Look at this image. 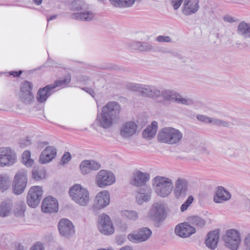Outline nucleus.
<instances>
[{
	"label": "nucleus",
	"mask_w": 250,
	"mask_h": 250,
	"mask_svg": "<svg viewBox=\"0 0 250 250\" xmlns=\"http://www.w3.org/2000/svg\"><path fill=\"white\" fill-rule=\"evenodd\" d=\"M95 14L92 11L87 9V7L80 12H75L71 14L72 19L84 21H90L94 20Z\"/></svg>",
	"instance_id": "aec40b11"
},
{
	"label": "nucleus",
	"mask_w": 250,
	"mask_h": 250,
	"mask_svg": "<svg viewBox=\"0 0 250 250\" xmlns=\"http://www.w3.org/2000/svg\"><path fill=\"white\" fill-rule=\"evenodd\" d=\"M42 190L40 186H34L30 188L27 196V203L31 208L36 207L42 198Z\"/></svg>",
	"instance_id": "9d476101"
},
{
	"label": "nucleus",
	"mask_w": 250,
	"mask_h": 250,
	"mask_svg": "<svg viewBox=\"0 0 250 250\" xmlns=\"http://www.w3.org/2000/svg\"><path fill=\"white\" fill-rule=\"evenodd\" d=\"M15 152L9 147L0 148V167L12 166L16 162Z\"/></svg>",
	"instance_id": "6e6552de"
},
{
	"label": "nucleus",
	"mask_w": 250,
	"mask_h": 250,
	"mask_svg": "<svg viewBox=\"0 0 250 250\" xmlns=\"http://www.w3.org/2000/svg\"><path fill=\"white\" fill-rule=\"evenodd\" d=\"M224 20L226 22H233L236 21L235 19L230 16L227 15L224 17Z\"/></svg>",
	"instance_id": "13d9d810"
},
{
	"label": "nucleus",
	"mask_w": 250,
	"mask_h": 250,
	"mask_svg": "<svg viewBox=\"0 0 250 250\" xmlns=\"http://www.w3.org/2000/svg\"><path fill=\"white\" fill-rule=\"evenodd\" d=\"M27 175L23 170L18 171L15 176L13 185V192L19 195L22 193L27 185Z\"/></svg>",
	"instance_id": "0eeeda50"
},
{
	"label": "nucleus",
	"mask_w": 250,
	"mask_h": 250,
	"mask_svg": "<svg viewBox=\"0 0 250 250\" xmlns=\"http://www.w3.org/2000/svg\"><path fill=\"white\" fill-rule=\"evenodd\" d=\"M175 233L182 238H187L195 232V229L185 222L177 225L175 229Z\"/></svg>",
	"instance_id": "a211bd4d"
},
{
	"label": "nucleus",
	"mask_w": 250,
	"mask_h": 250,
	"mask_svg": "<svg viewBox=\"0 0 250 250\" xmlns=\"http://www.w3.org/2000/svg\"><path fill=\"white\" fill-rule=\"evenodd\" d=\"M152 185L156 193L161 197H167L172 192L173 184L171 179L157 176L152 180Z\"/></svg>",
	"instance_id": "7ed1b4c3"
},
{
	"label": "nucleus",
	"mask_w": 250,
	"mask_h": 250,
	"mask_svg": "<svg viewBox=\"0 0 250 250\" xmlns=\"http://www.w3.org/2000/svg\"><path fill=\"white\" fill-rule=\"evenodd\" d=\"M97 250H114L111 247H108L107 248H105V249H98Z\"/></svg>",
	"instance_id": "338daca9"
},
{
	"label": "nucleus",
	"mask_w": 250,
	"mask_h": 250,
	"mask_svg": "<svg viewBox=\"0 0 250 250\" xmlns=\"http://www.w3.org/2000/svg\"><path fill=\"white\" fill-rule=\"evenodd\" d=\"M33 1L37 5H40L42 4V0H33Z\"/></svg>",
	"instance_id": "0e129e2a"
},
{
	"label": "nucleus",
	"mask_w": 250,
	"mask_h": 250,
	"mask_svg": "<svg viewBox=\"0 0 250 250\" xmlns=\"http://www.w3.org/2000/svg\"><path fill=\"white\" fill-rule=\"evenodd\" d=\"M18 250H24L23 247L21 245H19L18 247Z\"/></svg>",
	"instance_id": "774afa93"
},
{
	"label": "nucleus",
	"mask_w": 250,
	"mask_h": 250,
	"mask_svg": "<svg viewBox=\"0 0 250 250\" xmlns=\"http://www.w3.org/2000/svg\"><path fill=\"white\" fill-rule=\"evenodd\" d=\"M70 77L67 76L63 79L56 81L54 82V84L49 85L53 87V89L58 87H64L70 83Z\"/></svg>",
	"instance_id": "79ce46f5"
},
{
	"label": "nucleus",
	"mask_w": 250,
	"mask_h": 250,
	"mask_svg": "<svg viewBox=\"0 0 250 250\" xmlns=\"http://www.w3.org/2000/svg\"><path fill=\"white\" fill-rule=\"evenodd\" d=\"M223 239L227 248L232 250H236L241 242L240 234L237 230L229 229L227 230L223 237Z\"/></svg>",
	"instance_id": "39448f33"
},
{
	"label": "nucleus",
	"mask_w": 250,
	"mask_h": 250,
	"mask_svg": "<svg viewBox=\"0 0 250 250\" xmlns=\"http://www.w3.org/2000/svg\"><path fill=\"white\" fill-rule=\"evenodd\" d=\"M149 179L150 175L148 173L138 170L134 173L131 184L136 187H141L145 185Z\"/></svg>",
	"instance_id": "412c9836"
},
{
	"label": "nucleus",
	"mask_w": 250,
	"mask_h": 250,
	"mask_svg": "<svg viewBox=\"0 0 250 250\" xmlns=\"http://www.w3.org/2000/svg\"><path fill=\"white\" fill-rule=\"evenodd\" d=\"M137 124L133 121H127L123 123L120 128V134L124 139L132 137L137 132Z\"/></svg>",
	"instance_id": "4468645a"
},
{
	"label": "nucleus",
	"mask_w": 250,
	"mask_h": 250,
	"mask_svg": "<svg viewBox=\"0 0 250 250\" xmlns=\"http://www.w3.org/2000/svg\"><path fill=\"white\" fill-rule=\"evenodd\" d=\"M210 123H211L213 125L223 127H227L229 125V123L227 122L221 120L216 118L210 117Z\"/></svg>",
	"instance_id": "37998d69"
},
{
	"label": "nucleus",
	"mask_w": 250,
	"mask_h": 250,
	"mask_svg": "<svg viewBox=\"0 0 250 250\" xmlns=\"http://www.w3.org/2000/svg\"><path fill=\"white\" fill-rule=\"evenodd\" d=\"M121 112L120 104L115 101L108 102L103 107L100 114H98L93 125L108 128L119 119Z\"/></svg>",
	"instance_id": "f257e3e1"
},
{
	"label": "nucleus",
	"mask_w": 250,
	"mask_h": 250,
	"mask_svg": "<svg viewBox=\"0 0 250 250\" xmlns=\"http://www.w3.org/2000/svg\"><path fill=\"white\" fill-rule=\"evenodd\" d=\"M78 81L83 84H87L89 83V82L91 81V80L86 76L82 75L78 78Z\"/></svg>",
	"instance_id": "3c124183"
},
{
	"label": "nucleus",
	"mask_w": 250,
	"mask_h": 250,
	"mask_svg": "<svg viewBox=\"0 0 250 250\" xmlns=\"http://www.w3.org/2000/svg\"><path fill=\"white\" fill-rule=\"evenodd\" d=\"M156 41L158 42H171L172 40L169 36H159L156 38Z\"/></svg>",
	"instance_id": "09e8293b"
},
{
	"label": "nucleus",
	"mask_w": 250,
	"mask_h": 250,
	"mask_svg": "<svg viewBox=\"0 0 250 250\" xmlns=\"http://www.w3.org/2000/svg\"><path fill=\"white\" fill-rule=\"evenodd\" d=\"M152 191L150 189H146L143 191L137 192L136 195V200L137 203L142 205L144 202L150 201Z\"/></svg>",
	"instance_id": "cd10ccee"
},
{
	"label": "nucleus",
	"mask_w": 250,
	"mask_h": 250,
	"mask_svg": "<svg viewBox=\"0 0 250 250\" xmlns=\"http://www.w3.org/2000/svg\"><path fill=\"white\" fill-rule=\"evenodd\" d=\"M188 206H187L185 204L183 203L181 205V208H180L181 211H182V212L185 211V210H186L188 209Z\"/></svg>",
	"instance_id": "680f3d73"
},
{
	"label": "nucleus",
	"mask_w": 250,
	"mask_h": 250,
	"mask_svg": "<svg viewBox=\"0 0 250 250\" xmlns=\"http://www.w3.org/2000/svg\"><path fill=\"white\" fill-rule=\"evenodd\" d=\"M95 204L98 208L107 206L110 202V195L107 190H103L98 193L95 198Z\"/></svg>",
	"instance_id": "b1692460"
},
{
	"label": "nucleus",
	"mask_w": 250,
	"mask_h": 250,
	"mask_svg": "<svg viewBox=\"0 0 250 250\" xmlns=\"http://www.w3.org/2000/svg\"><path fill=\"white\" fill-rule=\"evenodd\" d=\"M142 85V84L139 83H130L128 87L131 90L140 92Z\"/></svg>",
	"instance_id": "de8ad7c7"
},
{
	"label": "nucleus",
	"mask_w": 250,
	"mask_h": 250,
	"mask_svg": "<svg viewBox=\"0 0 250 250\" xmlns=\"http://www.w3.org/2000/svg\"><path fill=\"white\" fill-rule=\"evenodd\" d=\"M71 159V156L69 152H65L62 156L61 162L63 164L67 163Z\"/></svg>",
	"instance_id": "603ef678"
},
{
	"label": "nucleus",
	"mask_w": 250,
	"mask_h": 250,
	"mask_svg": "<svg viewBox=\"0 0 250 250\" xmlns=\"http://www.w3.org/2000/svg\"><path fill=\"white\" fill-rule=\"evenodd\" d=\"M30 157V152L28 150L24 151L22 154V162L27 167H30L34 164V161Z\"/></svg>",
	"instance_id": "ea45409f"
},
{
	"label": "nucleus",
	"mask_w": 250,
	"mask_h": 250,
	"mask_svg": "<svg viewBox=\"0 0 250 250\" xmlns=\"http://www.w3.org/2000/svg\"><path fill=\"white\" fill-rule=\"evenodd\" d=\"M175 102L186 105H190L192 104V101L191 100L183 98L179 94L178 96H177V98L175 99Z\"/></svg>",
	"instance_id": "a18cd8bd"
},
{
	"label": "nucleus",
	"mask_w": 250,
	"mask_h": 250,
	"mask_svg": "<svg viewBox=\"0 0 250 250\" xmlns=\"http://www.w3.org/2000/svg\"><path fill=\"white\" fill-rule=\"evenodd\" d=\"M45 170L42 168H34L32 171L33 178L36 180H40L45 177Z\"/></svg>",
	"instance_id": "4c0bfd02"
},
{
	"label": "nucleus",
	"mask_w": 250,
	"mask_h": 250,
	"mask_svg": "<svg viewBox=\"0 0 250 250\" xmlns=\"http://www.w3.org/2000/svg\"><path fill=\"white\" fill-rule=\"evenodd\" d=\"M42 210L45 213L56 212L58 210V201L52 196L46 197L42 201Z\"/></svg>",
	"instance_id": "dca6fc26"
},
{
	"label": "nucleus",
	"mask_w": 250,
	"mask_h": 250,
	"mask_svg": "<svg viewBox=\"0 0 250 250\" xmlns=\"http://www.w3.org/2000/svg\"><path fill=\"white\" fill-rule=\"evenodd\" d=\"M26 210V205L22 201H19L16 203L14 207L13 213L15 216L22 217L24 216Z\"/></svg>",
	"instance_id": "72a5a7b5"
},
{
	"label": "nucleus",
	"mask_w": 250,
	"mask_h": 250,
	"mask_svg": "<svg viewBox=\"0 0 250 250\" xmlns=\"http://www.w3.org/2000/svg\"><path fill=\"white\" fill-rule=\"evenodd\" d=\"M219 232L218 230H215L208 233L205 240L206 246L211 250H214L218 242Z\"/></svg>",
	"instance_id": "a878e982"
},
{
	"label": "nucleus",
	"mask_w": 250,
	"mask_h": 250,
	"mask_svg": "<svg viewBox=\"0 0 250 250\" xmlns=\"http://www.w3.org/2000/svg\"><path fill=\"white\" fill-rule=\"evenodd\" d=\"M86 5L82 0H78L73 1L70 5V9L76 12H80L86 8Z\"/></svg>",
	"instance_id": "c9c22d12"
},
{
	"label": "nucleus",
	"mask_w": 250,
	"mask_h": 250,
	"mask_svg": "<svg viewBox=\"0 0 250 250\" xmlns=\"http://www.w3.org/2000/svg\"><path fill=\"white\" fill-rule=\"evenodd\" d=\"M190 223L197 228H202L206 224L205 220L197 216L192 217L190 219Z\"/></svg>",
	"instance_id": "a19ab883"
},
{
	"label": "nucleus",
	"mask_w": 250,
	"mask_h": 250,
	"mask_svg": "<svg viewBox=\"0 0 250 250\" xmlns=\"http://www.w3.org/2000/svg\"><path fill=\"white\" fill-rule=\"evenodd\" d=\"M237 33L244 38H250V24L241 22L237 27Z\"/></svg>",
	"instance_id": "2f4dec72"
},
{
	"label": "nucleus",
	"mask_w": 250,
	"mask_h": 250,
	"mask_svg": "<svg viewBox=\"0 0 250 250\" xmlns=\"http://www.w3.org/2000/svg\"><path fill=\"white\" fill-rule=\"evenodd\" d=\"M188 182L185 179L178 178L175 183L174 194L177 199L182 198L187 194Z\"/></svg>",
	"instance_id": "f3484780"
},
{
	"label": "nucleus",
	"mask_w": 250,
	"mask_h": 250,
	"mask_svg": "<svg viewBox=\"0 0 250 250\" xmlns=\"http://www.w3.org/2000/svg\"><path fill=\"white\" fill-rule=\"evenodd\" d=\"M151 230L147 228L139 229L137 233H130L127 236L128 240L133 243H141L146 241L151 236Z\"/></svg>",
	"instance_id": "2eb2a0df"
},
{
	"label": "nucleus",
	"mask_w": 250,
	"mask_h": 250,
	"mask_svg": "<svg viewBox=\"0 0 250 250\" xmlns=\"http://www.w3.org/2000/svg\"><path fill=\"white\" fill-rule=\"evenodd\" d=\"M119 250H132V248L130 246H125L122 247Z\"/></svg>",
	"instance_id": "e2e57ef3"
},
{
	"label": "nucleus",
	"mask_w": 250,
	"mask_h": 250,
	"mask_svg": "<svg viewBox=\"0 0 250 250\" xmlns=\"http://www.w3.org/2000/svg\"><path fill=\"white\" fill-rule=\"evenodd\" d=\"M30 250H44V248L42 244L37 243L32 247Z\"/></svg>",
	"instance_id": "6e6d98bb"
},
{
	"label": "nucleus",
	"mask_w": 250,
	"mask_h": 250,
	"mask_svg": "<svg viewBox=\"0 0 250 250\" xmlns=\"http://www.w3.org/2000/svg\"><path fill=\"white\" fill-rule=\"evenodd\" d=\"M163 99L167 102H175L178 93L170 89H164L161 91V95Z\"/></svg>",
	"instance_id": "473e14b6"
},
{
	"label": "nucleus",
	"mask_w": 250,
	"mask_h": 250,
	"mask_svg": "<svg viewBox=\"0 0 250 250\" xmlns=\"http://www.w3.org/2000/svg\"><path fill=\"white\" fill-rule=\"evenodd\" d=\"M56 155V149L54 146H47L42 152L40 161L42 164H46L51 161Z\"/></svg>",
	"instance_id": "393cba45"
},
{
	"label": "nucleus",
	"mask_w": 250,
	"mask_h": 250,
	"mask_svg": "<svg viewBox=\"0 0 250 250\" xmlns=\"http://www.w3.org/2000/svg\"><path fill=\"white\" fill-rule=\"evenodd\" d=\"M149 215L153 221H163L167 216L164 204L160 202L153 204L149 210Z\"/></svg>",
	"instance_id": "9b49d317"
},
{
	"label": "nucleus",
	"mask_w": 250,
	"mask_h": 250,
	"mask_svg": "<svg viewBox=\"0 0 250 250\" xmlns=\"http://www.w3.org/2000/svg\"><path fill=\"white\" fill-rule=\"evenodd\" d=\"M58 228L60 234L66 238H70L75 232L73 223L66 218H62L59 220Z\"/></svg>",
	"instance_id": "1a4fd4ad"
},
{
	"label": "nucleus",
	"mask_w": 250,
	"mask_h": 250,
	"mask_svg": "<svg viewBox=\"0 0 250 250\" xmlns=\"http://www.w3.org/2000/svg\"><path fill=\"white\" fill-rule=\"evenodd\" d=\"M101 167L100 163L93 160H83L80 165L81 171L83 175L88 174L92 170H98Z\"/></svg>",
	"instance_id": "6ab92c4d"
},
{
	"label": "nucleus",
	"mask_w": 250,
	"mask_h": 250,
	"mask_svg": "<svg viewBox=\"0 0 250 250\" xmlns=\"http://www.w3.org/2000/svg\"><path fill=\"white\" fill-rule=\"evenodd\" d=\"M194 200V198L192 196L190 195L188 196V198L187 200L184 203L188 207L190 205V204L193 202Z\"/></svg>",
	"instance_id": "bf43d9fd"
},
{
	"label": "nucleus",
	"mask_w": 250,
	"mask_h": 250,
	"mask_svg": "<svg viewBox=\"0 0 250 250\" xmlns=\"http://www.w3.org/2000/svg\"><path fill=\"white\" fill-rule=\"evenodd\" d=\"M111 5L116 8H129L135 2H140L141 0H109Z\"/></svg>",
	"instance_id": "c85d7f7f"
},
{
	"label": "nucleus",
	"mask_w": 250,
	"mask_h": 250,
	"mask_svg": "<svg viewBox=\"0 0 250 250\" xmlns=\"http://www.w3.org/2000/svg\"><path fill=\"white\" fill-rule=\"evenodd\" d=\"M54 92L53 87H52L49 84L42 88H40L37 92L36 97L38 102L40 103L45 102L47 98Z\"/></svg>",
	"instance_id": "bb28decb"
},
{
	"label": "nucleus",
	"mask_w": 250,
	"mask_h": 250,
	"mask_svg": "<svg viewBox=\"0 0 250 250\" xmlns=\"http://www.w3.org/2000/svg\"><path fill=\"white\" fill-rule=\"evenodd\" d=\"M115 182L114 174L109 170H101L95 177V183L100 188H105Z\"/></svg>",
	"instance_id": "423d86ee"
},
{
	"label": "nucleus",
	"mask_w": 250,
	"mask_h": 250,
	"mask_svg": "<svg viewBox=\"0 0 250 250\" xmlns=\"http://www.w3.org/2000/svg\"><path fill=\"white\" fill-rule=\"evenodd\" d=\"M22 71L21 70L19 71H10L9 72L10 75L14 76V77H19Z\"/></svg>",
	"instance_id": "052dcab7"
},
{
	"label": "nucleus",
	"mask_w": 250,
	"mask_h": 250,
	"mask_svg": "<svg viewBox=\"0 0 250 250\" xmlns=\"http://www.w3.org/2000/svg\"><path fill=\"white\" fill-rule=\"evenodd\" d=\"M57 15H53L50 17L49 18H47V21H49L53 20L57 18Z\"/></svg>",
	"instance_id": "69168bd1"
},
{
	"label": "nucleus",
	"mask_w": 250,
	"mask_h": 250,
	"mask_svg": "<svg viewBox=\"0 0 250 250\" xmlns=\"http://www.w3.org/2000/svg\"><path fill=\"white\" fill-rule=\"evenodd\" d=\"M149 97H158L161 95V91L156 86L150 85Z\"/></svg>",
	"instance_id": "c03bdc74"
},
{
	"label": "nucleus",
	"mask_w": 250,
	"mask_h": 250,
	"mask_svg": "<svg viewBox=\"0 0 250 250\" xmlns=\"http://www.w3.org/2000/svg\"><path fill=\"white\" fill-rule=\"evenodd\" d=\"M83 90L85 91L87 93H89L92 97H94L95 92L92 88L88 87H84L82 88Z\"/></svg>",
	"instance_id": "4d7b16f0"
},
{
	"label": "nucleus",
	"mask_w": 250,
	"mask_h": 250,
	"mask_svg": "<svg viewBox=\"0 0 250 250\" xmlns=\"http://www.w3.org/2000/svg\"><path fill=\"white\" fill-rule=\"evenodd\" d=\"M244 241L246 250H250V233L246 236Z\"/></svg>",
	"instance_id": "864d4df0"
},
{
	"label": "nucleus",
	"mask_w": 250,
	"mask_h": 250,
	"mask_svg": "<svg viewBox=\"0 0 250 250\" xmlns=\"http://www.w3.org/2000/svg\"><path fill=\"white\" fill-rule=\"evenodd\" d=\"M199 0H185L183 4V13L188 16L196 13L199 8Z\"/></svg>",
	"instance_id": "4be33fe9"
},
{
	"label": "nucleus",
	"mask_w": 250,
	"mask_h": 250,
	"mask_svg": "<svg viewBox=\"0 0 250 250\" xmlns=\"http://www.w3.org/2000/svg\"><path fill=\"white\" fill-rule=\"evenodd\" d=\"M98 228L100 231L104 235H110L114 233V228L109 216L103 214L99 218Z\"/></svg>",
	"instance_id": "f8f14e48"
},
{
	"label": "nucleus",
	"mask_w": 250,
	"mask_h": 250,
	"mask_svg": "<svg viewBox=\"0 0 250 250\" xmlns=\"http://www.w3.org/2000/svg\"><path fill=\"white\" fill-rule=\"evenodd\" d=\"M150 85H145L142 84L140 93L142 95L145 97H149V90Z\"/></svg>",
	"instance_id": "49530a36"
},
{
	"label": "nucleus",
	"mask_w": 250,
	"mask_h": 250,
	"mask_svg": "<svg viewBox=\"0 0 250 250\" xmlns=\"http://www.w3.org/2000/svg\"><path fill=\"white\" fill-rule=\"evenodd\" d=\"M11 184L9 177L6 175L0 176V190L4 191L7 190L10 187Z\"/></svg>",
	"instance_id": "e433bc0d"
},
{
	"label": "nucleus",
	"mask_w": 250,
	"mask_h": 250,
	"mask_svg": "<svg viewBox=\"0 0 250 250\" xmlns=\"http://www.w3.org/2000/svg\"><path fill=\"white\" fill-rule=\"evenodd\" d=\"M130 47L134 50L140 51H149L153 49L152 45L146 42L133 41L130 43Z\"/></svg>",
	"instance_id": "c756f323"
},
{
	"label": "nucleus",
	"mask_w": 250,
	"mask_h": 250,
	"mask_svg": "<svg viewBox=\"0 0 250 250\" xmlns=\"http://www.w3.org/2000/svg\"><path fill=\"white\" fill-rule=\"evenodd\" d=\"M123 217L129 220L135 221L138 218V213L134 210H125L121 212Z\"/></svg>",
	"instance_id": "58836bf2"
},
{
	"label": "nucleus",
	"mask_w": 250,
	"mask_h": 250,
	"mask_svg": "<svg viewBox=\"0 0 250 250\" xmlns=\"http://www.w3.org/2000/svg\"><path fill=\"white\" fill-rule=\"evenodd\" d=\"M12 205L10 203L3 202L0 205V216L5 217L8 216L11 210Z\"/></svg>",
	"instance_id": "f704fd0d"
},
{
	"label": "nucleus",
	"mask_w": 250,
	"mask_h": 250,
	"mask_svg": "<svg viewBox=\"0 0 250 250\" xmlns=\"http://www.w3.org/2000/svg\"><path fill=\"white\" fill-rule=\"evenodd\" d=\"M181 131L172 127H165L160 130L157 136L159 142L168 145L179 143L182 138Z\"/></svg>",
	"instance_id": "f03ea898"
},
{
	"label": "nucleus",
	"mask_w": 250,
	"mask_h": 250,
	"mask_svg": "<svg viewBox=\"0 0 250 250\" xmlns=\"http://www.w3.org/2000/svg\"><path fill=\"white\" fill-rule=\"evenodd\" d=\"M158 128V124L156 121H153L151 125H148L143 131L142 136L144 138L151 139L154 137Z\"/></svg>",
	"instance_id": "7c9ffc66"
},
{
	"label": "nucleus",
	"mask_w": 250,
	"mask_h": 250,
	"mask_svg": "<svg viewBox=\"0 0 250 250\" xmlns=\"http://www.w3.org/2000/svg\"><path fill=\"white\" fill-rule=\"evenodd\" d=\"M183 0H171V4L174 10H177L181 6Z\"/></svg>",
	"instance_id": "5fc2aeb1"
},
{
	"label": "nucleus",
	"mask_w": 250,
	"mask_h": 250,
	"mask_svg": "<svg viewBox=\"0 0 250 250\" xmlns=\"http://www.w3.org/2000/svg\"><path fill=\"white\" fill-rule=\"evenodd\" d=\"M196 117L197 119L201 122H204L205 123H210V117L206 115L199 114L197 115Z\"/></svg>",
	"instance_id": "8fccbe9b"
},
{
	"label": "nucleus",
	"mask_w": 250,
	"mask_h": 250,
	"mask_svg": "<svg viewBox=\"0 0 250 250\" xmlns=\"http://www.w3.org/2000/svg\"><path fill=\"white\" fill-rule=\"evenodd\" d=\"M69 194L72 200L80 206H86L89 202L88 191L80 185H74L70 189Z\"/></svg>",
	"instance_id": "20e7f679"
},
{
	"label": "nucleus",
	"mask_w": 250,
	"mask_h": 250,
	"mask_svg": "<svg viewBox=\"0 0 250 250\" xmlns=\"http://www.w3.org/2000/svg\"><path fill=\"white\" fill-rule=\"evenodd\" d=\"M231 197V194L222 186L218 187L216 193L213 197V201L216 203H222L228 201Z\"/></svg>",
	"instance_id": "5701e85b"
},
{
	"label": "nucleus",
	"mask_w": 250,
	"mask_h": 250,
	"mask_svg": "<svg viewBox=\"0 0 250 250\" xmlns=\"http://www.w3.org/2000/svg\"><path fill=\"white\" fill-rule=\"evenodd\" d=\"M32 88L33 84L30 82L24 81L21 83L19 95L22 102L29 104L33 99Z\"/></svg>",
	"instance_id": "ddd939ff"
}]
</instances>
